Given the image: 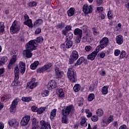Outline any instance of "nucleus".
I'll return each mask as SVG.
<instances>
[{
  "mask_svg": "<svg viewBox=\"0 0 129 129\" xmlns=\"http://www.w3.org/2000/svg\"><path fill=\"white\" fill-rule=\"evenodd\" d=\"M38 47V44L36 43L35 40H30L26 44L25 46L26 49L23 50V54L26 58H32L33 57L32 51L36 50Z\"/></svg>",
  "mask_w": 129,
  "mask_h": 129,
  "instance_id": "1",
  "label": "nucleus"
},
{
  "mask_svg": "<svg viewBox=\"0 0 129 129\" xmlns=\"http://www.w3.org/2000/svg\"><path fill=\"white\" fill-rule=\"evenodd\" d=\"M68 78L72 83H75L77 81V76H76V72L73 68H70L68 71Z\"/></svg>",
  "mask_w": 129,
  "mask_h": 129,
  "instance_id": "2",
  "label": "nucleus"
},
{
  "mask_svg": "<svg viewBox=\"0 0 129 129\" xmlns=\"http://www.w3.org/2000/svg\"><path fill=\"white\" fill-rule=\"evenodd\" d=\"M108 43H109L108 38L104 37L100 41V45H99L96 48H97L98 51H100V50H102V49H104L105 47H107V45H108Z\"/></svg>",
  "mask_w": 129,
  "mask_h": 129,
  "instance_id": "3",
  "label": "nucleus"
},
{
  "mask_svg": "<svg viewBox=\"0 0 129 129\" xmlns=\"http://www.w3.org/2000/svg\"><path fill=\"white\" fill-rule=\"evenodd\" d=\"M113 119V115H110L107 119L105 116L103 117L101 124V126L104 127L107 126V125H108L110 122H112Z\"/></svg>",
  "mask_w": 129,
  "mask_h": 129,
  "instance_id": "4",
  "label": "nucleus"
},
{
  "mask_svg": "<svg viewBox=\"0 0 129 129\" xmlns=\"http://www.w3.org/2000/svg\"><path fill=\"white\" fill-rule=\"evenodd\" d=\"M20 69L18 67H16L14 69V73H15V79L14 81L13 82L12 85L13 86H17L18 85V83L19 81V78H20Z\"/></svg>",
  "mask_w": 129,
  "mask_h": 129,
  "instance_id": "5",
  "label": "nucleus"
},
{
  "mask_svg": "<svg viewBox=\"0 0 129 129\" xmlns=\"http://www.w3.org/2000/svg\"><path fill=\"white\" fill-rule=\"evenodd\" d=\"M39 83L37 82V80L35 78H31L30 81L27 84L26 88H30V89H34L37 87Z\"/></svg>",
  "mask_w": 129,
  "mask_h": 129,
  "instance_id": "6",
  "label": "nucleus"
},
{
  "mask_svg": "<svg viewBox=\"0 0 129 129\" xmlns=\"http://www.w3.org/2000/svg\"><path fill=\"white\" fill-rule=\"evenodd\" d=\"M20 30H21V27L17 25V22L15 21L13 23L12 26L10 27V32L11 34H17L19 33Z\"/></svg>",
  "mask_w": 129,
  "mask_h": 129,
  "instance_id": "7",
  "label": "nucleus"
},
{
  "mask_svg": "<svg viewBox=\"0 0 129 129\" xmlns=\"http://www.w3.org/2000/svg\"><path fill=\"white\" fill-rule=\"evenodd\" d=\"M83 12L85 15L91 14L92 13V6H88L87 4L84 5L83 7Z\"/></svg>",
  "mask_w": 129,
  "mask_h": 129,
  "instance_id": "8",
  "label": "nucleus"
},
{
  "mask_svg": "<svg viewBox=\"0 0 129 129\" xmlns=\"http://www.w3.org/2000/svg\"><path fill=\"white\" fill-rule=\"evenodd\" d=\"M19 101H20V99H19V98H17L13 101L10 106L11 112H14V111L16 110V108H17V106L18 105V102H19Z\"/></svg>",
  "mask_w": 129,
  "mask_h": 129,
  "instance_id": "9",
  "label": "nucleus"
},
{
  "mask_svg": "<svg viewBox=\"0 0 129 129\" xmlns=\"http://www.w3.org/2000/svg\"><path fill=\"white\" fill-rule=\"evenodd\" d=\"M40 124L41 125L40 129H51V125L49 122L42 120L40 121Z\"/></svg>",
  "mask_w": 129,
  "mask_h": 129,
  "instance_id": "10",
  "label": "nucleus"
},
{
  "mask_svg": "<svg viewBox=\"0 0 129 129\" xmlns=\"http://www.w3.org/2000/svg\"><path fill=\"white\" fill-rule=\"evenodd\" d=\"M30 119H31V116L29 115H26L23 117L20 122L21 125L23 126L27 125L28 123H29V121H30Z\"/></svg>",
  "mask_w": 129,
  "mask_h": 129,
  "instance_id": "11",
  "label": "nucleus"
},
{
  "mask_svg": "<svg viewBox=\"0 0 129 129\" xmlns=\"http://www.w3.org/2000/svg\"><path fill=\"white\" fill-rule=\"evenodd\" d=\"M72 111V106L69 105L61 110L62 115H69V114Z\"/></svg>",
  "mask_w": 129,
  "mask_h": 129,
  "instance_id": "12",
  "label": "nucleus"
},
{
  "mask_svg": "<svg viewBox=\"0 0 129 129\" xmlns=\"http://www.w3.org/2000/svg\"><path fill=\"white\" fill-rule=\"evenodd\" d=\"M98 52H99V50H97V48H96L94 51H93L91 54L87 56V59L88 60H91V61H93L97 55Z\"/></svg>",
  "mask_w": 129,
  "mask_h": 129,
  "instance_id": "13",
  "label": "nucleus"
},
{
  "mask_svg": "<svg viewBox=\"0 0 129 129\" xmlns=\"http://www.w3.org/2000/svg\"><path fill=\"white\" fill-rule=\"evenodd\" d=\"M55 74L56 78L58 79V78H62V77L64 75V72L60 70L59 68H56L55 69Z\"/></svg>",
  "mask_w": 129,
  "mask_h": 129,
  "instance_id": "14",
  "label": "nucleus"
},
{
  "mask_svg": "<svg viewBox=\"0 0 129 129\" xmlns=\"http://www.w3.org/2000/svg\"><path fill=\"white\" fill-rule=\"evenodd\" d=\"M57 87V83L55 81H50L47 85V88L48 90H52L53 88Z\"/></svg>",
  "mask_w": 129,
  "mask_h": 129,
  "instance_id": "15",
  "label": "nucleus"
},
{
  "mask_svg": "<svg viewBox=\"0 0 129 129\" xmlns=\"http://www.w3.org/2000/svg\"><path fill=\"white\" fill-rule=\"evenodd\" d=\"M8 123L10 126H13V127H18L19 126V122L16 119H12L9 120Z\"/></svg>",
  "mask_w": 129,
  "mask_h": 129,
  "instance_id": "16",
  "label": "nucleus"
},
{
  "mask_svg": "<svg viewBox=\"0 0 129 129\" xmlns=\"http://www.w3.org/2000/svg\"><path fill=\"white\" fill-rule=\"evenodd\" d=\"M20 72L22 74H24L26 71V64L23 61H21L19 63Z\"/></svg>",
  "mask_w": 129,
  "mask_h": 129,
  "instance_id": "17",
  "label": "nucleus"
},
{
  "mask_svg": "<svg viewBox=\"0 0 129 129\" xmlns=\"http://www.w3.org/2000/svg\"><path fill=\"white\" fill-rule=\"evenodd\" d=\"M116 41L117 44L121 45L123 43V37L121 35H118L116 37Z\"/></svg>",
  "mask_w": 129,
  "mask_h": 129,
  "instance_id": "18",
  "label": "nucleus"
},
{
  "mask_svg": "<svg viewBox=\"0 0 129 129\" xmlns=\"http://www.w3.org/2000/svg\"><path fill=\"white\" fill-rule=\"evenodd\" d=\"M72 27L70 25H68L65 27V29L62 30V34L64 35V36H67V33L70 31H71Z\"/></svg>",
  "mask_w": 129,
  "mask_h": 129,
  "instance_id": "19",
  "label": "nucleus"
},
{
  "mask_svg": "<svg viewBox=\"0 0 129 129\" xmlns=\"http://www.w3.org/2000/svg\"><path fill=\"white\" fill-rule=\"evenodd\" d=\"M74 34L77 37L82 36V30L79 28H76L74 30Z\"/></svg>",
  "mask_w": 129,
  "mask_h": 129,
  "instance_id": "20",
  "label": "nucleus"
},
{
  "mask_svg": "<svg viewBox=\"0 0 129 129\" xmlns=\"http://www.w3.org/2000/svg\"><path fill=\"white\" fill-rule=\"evenodd\" d=\"M39 65V61L36 60L30 65V69L31 70H35L37 69L38 66Z\"/></svg>",
  "mask_w": 129,
  "mask_h": 129,
  "instance_id": "21",
  "label": "nucleus"
},
{
  "mask_svg": "<svg viewBox=\"0 0 129 129\" xmlns=\"http://www.w3.org/2000/svg\"><path fill=\"white\" fill-rule=\"evenodd\" d=\"M79 57V55L78 54V52L76 50H73L72 53L71 57L73 58L74 60H77Z\"/></svg>",
  "mask_w": 129,
  "mask_h": 129,
  "instance_id": "22",
  "label": "nucleus"
},
{
  "mask_svg": "<svg viewBox=\"0 0 129 129\" xmlns=\"http://www.w3.org/2000/svg\"><path fill=\"white\" fill-rule=\"evenodd\" d=\"M66 48L67 49H70L73 46V41L72 40H66Z\"/></svg>",
  "mask_w": 129,
  "mask_h": 129,
  "instance_id": "23",
  "label": "nucleus"
},
{
  "mask_svg": "<svg viewBox=\"0 0 129 129\" xmlns=\"http://www.w3.org/2000/svg\"><path fill=\"white\" fill-rule=\"evenodd\" d=\"M74 13H75V9L74 8H70L67 12L69 17H72L74 15Z\"/></svg>",
  "mask_w": 129,
  "mask_h": 129,
  "instance_id": "24",
  "label": "nucleus"
},
{
  "mask_svg": "<svg viewBox=\"0 0 129 129\" xmlns=\"http://www.w3.org/2000/svg\"><path fill=\"white\" fill-rule=\"evenodd\" d=\"M11 98V95L8 94V95H3L1 97V101L4 102L5 101V100H9Z\"/></svg>",
  "mask_w": 129,
  "mask_h": 129,
  "instance_id": "25",
  "label": "nucleus"
},
{
  "mask_svg": "<svg viewBox=\"0 0 129 129\" xmlns=\"http://www.w3.org/2000/svg\"><path fill=\"white\" fill-rule=\"evenodd\" d=\"M24 24L26 26H28L29 28H32L33 27V23H32V20L28 19L24 22Z\"/></svg>",
  "mask_w": 129,
  "mask_h": 129,
  "instance_id": "26",
  "label": "nucleus"
},
{
  "mask_svg": "<svg viewBox=\"0 0 129 129\" xmlns=\"http://www.w3.org/2000/svg\"><path fill=\"white\" fill-rule=\"evenodd\" d=\"M84 60H85V59L83 57H80L79 59L77 61L76 63L75 64V66H78L79 65H81Z\"/></svg>",
  "mask_w": 129,
  "mask_h": 129,
  "instance_id": "27",
  "label": "nucleus"
},
{
  "mask_svg": "<svg viewBox=\"0 0 129 129\" xmlns=\"http://www.w3.org/2000/svg\"><path fill=\"white\" fill-rule=\"evenodd\" d=\"M32 41H35L36 44H37V43H39L41 44V43H43V41H44V38L42 36H39L36 38V40H33Z\"/></svg>",
  "mask_w": 129,
  "mask_h": 129,
  "instance_id": "28",
  "label": "nucleus"
},
{
  "mask_svg": "<svg viewBox=\"0 0 129 129\" xmlns=\"http://www.w3.org/2000/svg\"><path fill=\"white\" fill-rule=\"evenodd\" d=\"M80 124L82 126H87V122H86V118L85 117H82V119L80 122Z\"/></svg>",
  "mask_w": 129,
  "mask_h": 129,
  "instance_id": "29",
  "label": "nucleus"
},
{
  "mask_svg": "<svg viewBox=\"0 0 129 129\" xmlns=\"http://www.w3.org/2000/svg\"><path fill=\"white\" fill-rule=\"evenodd\" d=\"M73 39V34L72 33H69L66 37V41H72Z\"/></svg>",
  "mask_w": 129,
  "mask_h": 129,
  "instance_id": "30",
  "label": "nucleus"
},
{
  "mask_svg": "<svg viewBox=\"0 0 129 129\" xmlns=\"http://www.w3.org/2000/svg\"><path fill=\"white\" fill-rule=\"evenodd\" d=\"M53 66V64L51 62L47 63L45 64L43 67L44 68V69L45 70V71H47V70H49L51 67Z\"/></svg>",
  "mask_w": 129,
  "mask_h": 129,
  "instance_id": "31",
  "label": "nucleus"
},
{
  "mask_svg": "<svg viewBox=\"0 0 129 129\" xmlns=\"http://www.w3.org/2000/svg\"><path fill=\"white\" fill-rule=\"evenodd\" d=\"M22 100L25 101V102H30L32 100V98L31 97H23Z\"/></svg>",
  "mask_w": 129,
  "mask_h": 129,
  "instance_id": "32",
  "label": "nucleus"
},
{
  "mask_svg": "<svg viewBox=\"0 0 129 129\" xmlns=\"http://www.w3.org/2000/svg\"><path fill=\"white\" fill-rule=\"evenodd\" d=\"M103 110L101 109H98L96 111V114L98 116H102L103 115Z\"/></svg>",
  "mask_w": 129,
  "mask_h": 129,
  "instance_id": "33",
  "label": "nucleus"
},
{
  "mask_svg": "<svg viewBox=\"0 0 129 129\" xmlns=\"http://www.w3.org/2000/svg\"><path fill=\"white\" fill-rule=\"evenodd\" d=\"M108 87L107 86H104L102 89V92L103 94H107L108 93Z\"/></svg>",
  "mask_w": 129,
  "mask_h": 129,
  "instance_id": "34",
  "label": "nucleus"
},
{
  "mask_svg": "<svg viewBox=\"0 0 129 129\" xmlns=\"http://www.w3.org/2000/svg\"><path fill=\"white\" fill-rule=\"evenodd\" d=\"M56 112H57L56 109H53L50 113V118H54L56 116Z\"/></svg>",
  "mask_w": 129,
  "mask_h": 129,
  "instance_id": "35",
  "label": "nucleus"
},
{
  "mask_svg": "<svg viewBox=\"0 0 129 129\" xmlns=\"http://www.w3.org/2000/svg\"><path fill=\"white\" fill-rule=\"evenodd\" d=\"M125 56H126V52L124 50H122L120 53L119 58L123 59V58H125Z\"/></svg>",
  "mask_w": 129,
  "mask_h": 129,
  "instance_id": "36",
  "label": "nucleus"
},
{
  "mask_svg": "<svg viewBox=\"0 0 129 129\" xmlns=\"http://www.w3.org/2000/svg\"><path fill=\"white\" fill-rule=\"evenodd\" d=\"M65 27V23H60L56 26V29H60L62 30Z\"/></svg>",
  "mask_w": 129,
  "mask_h": 129,
  "instance_id": "37",
  "label": "nucleus"
},
{
  "mask_svg": "<svg viewBox=\"0 0 129 129\" xmlns=\"http://www.w3.org/2000/svg\"><path fill=\"white\" fill-rule=\"evenodd\" d=\"M5 32V24L3 22H0V33Z\"/></svg>",
  "mask_w": 129,
  "mask_h": 129,
  "instance_id": "38",
  "label": "nucleus"
},
{
  "mask_svg": "<svg viewBox=\"0 0 129 129\" xmlns=\"http://www.w3.org/2000/svg\"><path fill=\"white\" fill-rule=\"evenodd\" d=\"M45 109H46L45 107H41L39 109H37V113L38 114H41V113H43L44 112V111H45Z\"/></svg>",
  "mask_w": 129,
  "mask_h": 129,
  "instance_id": "39",
  "label": "nucleus"
},
{
  "mask_svg": "<svg viewBox=\"0 0 129 129\" xmlns=\"http://www.w3.org/2000/svg\"><path fill=\"white\" fill-rule=\"evenodd\" d=\"M42 23H43V20L42 19H38L34 22V25L40 26V25H41V24H42Z\"/></svg>",
  "mask_w": 129,
  "mask_h": 129,
  "instance_id": "40",
  "label": "nucleus"
},
{
  "mask_svg": "<svg viewBox=\"0 0 129 129\" xmlns=\"http://www.w3.org/2000/svg\"><path fill=\"white\" fill-rule=\"evenodd\" d=\"M74 90L75 92H78L80 90V85L78 84H77L74 87Z\"/></svg>",
  "mask_w": 129,
  "mask_h": 129,
  "instance_id": "41",
  "label": "nucleus"
},
{
  "mask_svg": "<svg viewBox=\"0 0 129 129\" xmlns=\"http://www.w3.org/2000/svg\"><path fill=\"white\" fill-rule=\"evenodd\" d=\"M95 96L94 94H90L89 95L88 97V101H92L95 98Z\"/></svg>",
  "mask_w": 129,
  "mask_h": 129,
  "instance_id": "42",
  "label": "nucleus"
},
{
  "mask_svg": "<svg viewBox=\"0 0 129 129\" xmlns=\"http://www.w3.org/2000/svg\"><path fill=\"white\" fill-rule=\"evenodd\" d=\"M84 100L82 98H79L78 100V104L79 106L82 107L83 105H84Z\"/></svg>",
  "mask_w": 129,
  "mask_h": 129,
  "instance_id": "43",
  "label": "nucleus"
},
{
  "mask_svg": "<svg viewBox=\"0 0 129 129\" xmlns=\"http://www.w3.org/2000/svg\"><path fill=\"white\" fill-rule=\"evenodd\" d=\"M45 71H46V70H45V68H44V67L39 68L37 70V73H44Z\"/></svg>",
  "mask_w": 129,
  "mask_h": 129,
  "instance_id": "44",
  "label": "nucleus"
},
{
  "mask_svg": "<svg viewBox=\"0 0 129 129\" xmlns=\"http://www.w3.org/2000/svg\"><path fill=\"white\" fill-rule=\"evenodd\" d=\"M67 115H63L62 117V122L63 123H68V118Z\"/></svg>",
  "mask_w": 129,
  "mask_h": 129,
  "instance_id": "45",
  "label": "nucleus"
},
{
  "mask_svg": "<svg viewBox=\"0 0 129 129\" xmlns=\"http://www.w3.org/2000/svg\"><path fill=\"white\" fill-rule=\"evenodd\" d=\"M16 61H17V57L16 56H14L10 59V62L12 63L13 64H14L16 63Z\"/></svg>",
  "mask_w": 129,
  "mask_h": 129,
  "instance_id": "46",
  "label": "nucleus"
},
{
  "mask_svg": "<svg viewBox=\"0 0 129 129\" xmlns=\"http://www.w3.org/2000/svg\"><path fill=\"white\" fill-rule=\"evenodd\" d=\"M107 17L109 20H112L113 15L111 13V11H108L107 13Z\"/></svg>",
  "mask_w": 129,
  "mask_h": 129,
  "instance_id": "47",
  "label": "nucleus"
},
{
  "mask_svg": "<svg viewBox=\"0 0 129 129\" xmlns=\"http://www.w3.org/2000/svg\"><path fill=\"white\" fill-rule=\"evenodd\" d=\"M41 95L43 97H46V96L49 95V91L48 90L44 91L41 93Z\"/></svg>",
  "mask_w": 129,
  "mask_h": 129,
  "instance_id": "48",
  "label": "nucleus"
},
{
  "mask_svg": "<svg viewBox=\"0 0 129 129\" xmlns=\"http://www.w3.org/2000/svg\"><path fill=\"white\" fill-rule=\"evenodd\" d=\"M91 120L94 122L97 121L98 120V116L96 115H93L91 118Z\"/></svg>",
  "mask_w": 129,
  "mask_h": 129,
  "instance_id": "49",
  "label": "nucleus"
},
{
  "mask_svg": "<svg viewBox=\"0 0 129 129\" xmlns=\"http://www.w3.org/2000/svg\"><path fill=\"white\" fill-rule=\"evenodd\" d=\"M58 95L60 97H63L64 96V92H63V89H60L58 90Z\"/></svg>",
  "mask_w": 129,
  "mask_h": 129,
  "instance_id": "50",
  "label": "nucleus"
},
{
  "mask_svg": "<svg viewBox=\"0 0 129 129\" xmlns=\"http://www.w3.org/2000/svg\"><path fill=\"white\" fill-rule=\"evenodd\" d=\"M95 86H97V84H94L92 85H90L89 87V90L90 91H93L95 88Z\"/></svg>",
  "mask_w": 129,
  "mask_h": 129,
  "instance_id": "51",
  "label": "nucleus"
},
{
  "mask_svg": "<svg viewBox=\"0 0 129 129\" xmlns=\"http://www.w3.org/2000/svg\"><path fill=\"white\" fill-rule=\"evenodd\" d=\"M32 125H38V122L37 121V119L33 117L32 120Z\"/></svg>",
  "mask_w": 129,
  "mask_h": 129,
  "instance_id": "52",
  "label": "nucleus"
},
{
  "mask_svg": "<svg viewBox=\"0 0 129 129\" xmlns=\"http://www.w3.org/2000/svg\"><path fill=\"white\" fill-rule=\"evenodd\" d=\"M85 50H86L87 52H89L92 50V47L90 45H87L85 47Z\"/></svg>",
  "mask_w": 129,
  "mask_h": 129,
  "instance_id": "53",
  "label": "nucleus"
},
{
  "mask_svg": "<svg viewBox=\"0 0 129 129\" xmlns=\"http://www.w3.org/2000/svg\"><path fill=\"white\" fill-rule=\"evenodd\" d=\"M81 38H82V36H77L76 38V43H77V44L80 43Z\"/></svg>",
  "mask_w": 129,
  "mask_h": 129,
  "instance_id": "54",
  "label": "nucleus"
},
{
  "mask_svg": "<svg viewBox=\"0 0 129 129\" xmlns=\"http://www.w3.org/2000/svg\"><path fill=\"white\" fill-rule=\"evenodd\" d=\"M92 30L94 35H95V36H97V35L99 34V32L97 31V30H96V28H93Z\"/></svg>",
  "mask_w": 129,
  "mask_h": 129,
  "instance_id": "55",
  "label": "nucleus"
},
{
  "mask_svg": "<svg viewBox=\"0 0 129 129\" xmlns=\"http://www.w3.org/2000/svg\"><path fill=\"white\" fill-rule=\"evenodd\" d=\"M41 32H42L41 28H37L35 32V34L38 35V34H40Z\"/></svg>",
  "mask_w": 129,
  "mask_h": 129,
  "instance_id": "56",
  "label": "nucleus"
},
{
  "mask_svg": "<svg viewBox=\"0 0 129 129\" xmlns=\"http://www.w3.org/2000/svg\"><path fill=\"white\" fill-rule=\"evenodd\" d=\"M120 54V50L119 49H115L114 51V55L118 56Z\"/></svg>",
  "mask_w": 129,
  "mask_h": 129,
  "instance_id": "57",
  "label": "nucleus"
},
{
  "mask_svg": "<svg viewBox=\"0 0 129 129\" xmlns=\"http://www.w3.org/2000/svg\"><path fill=\"white\" fill-rule=\"evenodd\" d=\"M1 61L4 63V64L8 61V57L7 56H3L1 58Z\"/></svg>",
  "mask_w": 129,
  "mask_h": 129,
  "instance_id": "58",
  "label": "nucleus"
},
{
  "mask_svg": "<svg viewBox=\"0 0 129 129\" xmlns=\"http://www.w3.org/2000/svg\"><path fill=\"white\" fill-rule=\"evenodd\" d=\"M29 7H35L37 6V3L35 2H31L29 3Z\"/></svg>",
  "mask_w": 129,
  "mask_h": 129,
  "instance_id": "59",
  "label": "nucleus"
},
{
  "mask_svg": "<svg viewBox=\"0 0 129 129\" xmlns=\"http://www.w3.org/2000/svg\"><path fill=\"white\" fill-rule=\"evenodd\" d=\"M60 48L61 49H62V50H63V51H66V46L65 45V43H62L61 44H60Z\"/></svg>",
  "mask_w": 129,
  "mask_h": 129,
  "instance_id": "60",
  "label": "nucleus"
},
{
  "mask_svg": "<svg viewBox=\"0 0 129 129\" xmlns=\"http://www.w3.org/2000/svg\"><path fill=\"white\" fill-rule=\"evenodd\" d=\"M97 11H98V12H99V13H102V12H103V7H97Z\"/></svg>",
  "mask_w": 129,
  "mask_h": 129,
  "instance_id": "61",
  "label": "nucleus"
},
{
  "mask_svg": "<svg viewBox=\"0 0 129 129\" xmlns=\"http://www.w3.org/2000/svg\"><path fill=\"white\" fill-rule=\"evenodd\" d=\"M31 110L32 111H33L34 112H36L38 110V107H36V106H32L31 107Z\"/></svg>",
  "mask_w": 129,
  "mask_h": 129,
  "instance_id": "62",
  "label": "nucleus"
},
{
  "mask_svg": "<svg viewBox=\"0 0 129 129\" xmlns=\"http://www.w3.org/2000/svg\"><path fill=\"white\" fill-rule=\"evenodd\" d=\"M99 56H100V58H103L104 57H105V53H104V52H101L100 53V55Z\"/></svg>",
  "mask_w": 129,
  "mask_h": 129,
  "instance_id": "63",
  "label": "nucleus"
},
{
  "mask_svg": "<svg viewBox=\"0 0 129 129\" xmlns=\"http://www.w3.org/2000/svg\"><path fill=\"white\" fill-rule=\"evenodd\" d=\"M119 129H126V125L123 124L119 127Z\"/></svg>",
  "mask_w": 129,
  "mask_h": 129,
  "instance_id": "64",
  "label": "nucleus"
}]
</instances>
